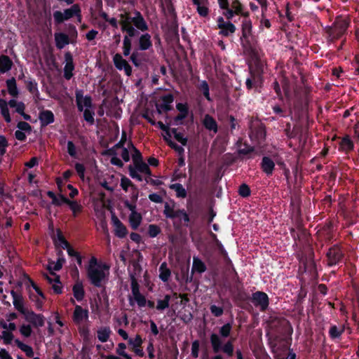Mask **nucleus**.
Wrapping results in <instances>:
<instances>
[{"instance_id":"f257e3e1","label":"nucleus","mask_w":359,"mask_h":359,"mask_svg":"<svg viewBox=\"0 0 359 359\" xmlns=\"http://www.w3.org/2000/svg\"><path fill=\"white\" fill-rule=\"evenodd\" d=\"M134 17H131L128 13H121L119 24L123 32H126L130 37H135L139 35L141 32H146L149 29V26L145 21L142 13L138 11H134Z\"/></svg>"},{"instance_id":"f03ea898","label":"nucleus","mask_w":359,"mask_h":359,"mask_svg":"<svg viewBox=\"0 0 359 359\" xmlns=\"http://www.w3.org/2000/svg\"><path fill=\"white\" fill-rule=\"evenodd\" d=\"M238 15H241L242 18L241 20V36H240V41L241 46L250 50H255L257 37L252 34V22L250 18V13L245 11L244 8L241 11V13H238Z\"/></svg>"},{"instance_id":"7ed1b4c3","label":"nucleus","mask_w":359,"mask_h":359,"mask_svg":"<svg viewBox=\"0 0 359 359\" xmlns=\"http://www.w3.org/2000/svg\"><path fill=\"white\" fill-rule=\"evenodd\" d=\"M210 341L212 351L216 353L211 359H224L222 355L218 354L220 351L226 354L228 358L233 355L234 346L231 340H229L223 344L220 337L215 333H212L210 334Z\"/></svg>"},{"instance_id":"20e7f679","label":"nucleus","mask_w":359,"mask_h":359,"mask_svg":"<svg viewBox=\"0 0 359 359\" xmlns=\"http://www.w3.org/2000/svg\"><path fill=\"white\" fill-rule=\"evenodd\" d=\"M350 21L342 18H337L331 26H327L325 29L327 34V40L330 43H334L340 39L347 32Z\"/></svg>"},{"instance_id":"39448f33","label":"nucleus","mask_w":359,"mask_h":359,"mask_svg":"<svg viewBox=\"0 0 359 359\" xmlns=\"http://www.w3.org/2000/svg\"><path fill=\"white\" fill-rule=\"evenodd\" d=\"M76 102L78 110L79 111H83V118L86 121L90 124H93L95 122L94 112L88 108L92 107V98L89 95L83 97V90L81 89H76L75 91Z\"/></svg>"},{"instance_id":"423d86ee","label":"nucleus","mask_w":359,"mask_h":359,"mask_svg":"<svg viewBox=\"0 0 359 359\" xmlns=\"http://www.w3.org/2000/svg\"><path fill=\"white\" fill-rule=\"evenodd\" d=\"M87 277L91 285L96 287H103L108 280L109 272L103 267H97L86 271Z\"/></svg>"},{"instance_id":"0eeeda50","label":"nucleus","mask_w":359,"mask_h":359,"mask_svg":"<svg viewBox=\"0 0 359 359\" xmlns=\"http://www.w3.org/2000/svg\"><path fill=\"white\" fill-rule=\"evenodd\" d=\"M81 13V10L79 4H74L69 8L65 9L64 13H62L60 11H56L53 13L55 23L56 25H60L64 21L68 20L74 16L80 18Z\"/></svg>"},{"instance_id":"6e6552de","label":"nucleus","mask_w":359,"mask_h":359,"mask_svg":"<svg viewBox=\"0 0 359 359\" xmlns=\"http://www.w3.org/2000/svg\"><path fill=\"white\" fill-rule=\"evenodd\" d=\"M256 47L255 50H253L252 52L247 50L245 46H242L244 55L250 57L252 60H254V67H252V70L260 74H264V64L262 62L261 57V48L259 45L257 39L256 40Z\"/></svg>"},{"instance_id":"1a4fd4ad","label":"nucleus","mask_w":359,"mask_h":359,"mask_svg":"<svg viewBox=\"0 0 359 359\" xmlns=\"http://www.w3.org/2000/svg\"><path fill=\"white\" fill-rule=\"evenodd\" d=\"M344 257V253L341 247L338 244L332 245L326 253L327 266L331 267L339 264L342 262Z\"/></svg>"},{"instance_id":"9d476101","label":"nucleus","mask_w":359,"mask_h":359,"mask_svg":"<svg viewBox=\"0 0 359 359\" xmlns=\"http://www.w3.org/2000/svg\"><path fill=\"white\" fill-rule=\"evenodd\" d=\"M134 168L137 172H140V173L144 174L147 176L144 177V180L146 183L149 184L153 186H160L163 184V182L158 180L151 179L152 172L148 164H147L144 161L138 162L134 164Z\"/></svg>"},{"instance_id":"9b49d317","label":"nucleus","mask_w":359,"mask_h":359,"mask_svg":"<svg viewBox=\"0 0 359 359\" xmlns=\"http://www.w3.org/2000/svg\"><path fill=\"white\" fill-rule=\"evenodd\" d=\"M250 301L253 305L259 308L261 311H265L269 305V298L266 293L257 291L252 294Z\"/></svg>"},{"instance_id":"f8f14e48","label":"nucleus","mask_w":359,"mask_h":359,"mask_svg":"<svg viewBox=\"0 0 359 359\" xmlns=\"http://www.w3.org/2000/svg\"><path fill=\"white\" fill-rule=\"evenodd\" d=\"M25 319L35 327H43L45 324V317L43 315L36 313L33 311H29L25 316Z\"/></svg>"},{"instance_id":"ddd939ff","label":"nucleus","mask_w":359,"mask_h":359,"mask_svg":"<svg viewBox=\"0 0 359 359\" xmlns=\"http://www.w3.org/2000/svg\"><path fill=\"white\" fill-rule=\"evenodd\" d=\"M113 61L114 66L118 70H124L125 74L130 76L132 74V67L128 62L123 58L122 55L119 53H116L114 57Z\"/></svg>"},{"instance_id":"4468645a","label":"nucleus","mask_w":359,"mask_h":359,"mask_svg":"<svg viewBox=\"0 0 359 359\" xmlns=\"http://www.w3.org/2000/svg\"><path fill=\"white\" fill-rule=\"evenodd\" d=\"M65 60L64 77L67 80H70L73 76V71L74 70L75 66L72 54L69 51L65 53Z\"/></svg>"},{"instance_id":"2eb2a0df","label":"nucleus","mask_w":359,"mask_h":359,"mask_svg":"<svg viewBox=\"0 0 359 359\" xmlns=\"http://www.w3.org/2000/svg\"><path fill=\"white\" fill-rule=\"evenodd\" d=\"M161 103L156 104V105L157 111L159 114L161 113V110H163L165 112H167L172 109L170 104L173 102L174 97L171 93H168L161 96Z\"/></svg>"},{"instance_id":"dca6fc26","label":"nucleus","mask_w":359,"mask_h":359,"mask_svg":"<svg viewBox=\"0 0 359 359\" xmlns=\"http://www.w3.org/2000/svg\"><path fill=\"white\" fill-rule=\"evenodd\" d=\"M11 294L13 297V304L15 309L25 316L29 310L25 308L22 296L18 294L13 290L11 291Z\"/></svg>"},{"instance_id":"f3484780","label":"nucleus","mask_w":359,"mask_h":359,"mask_svg":"<svg viewBox=\"0 0 359 359\" xmlns=\"http://www.w3.org/2000/svg\"><path fill=\"white\" fill-rule=\"evenodd\" d=\"M314 257L315 254L313 248L309 247L302 254L300 261L305 266V268H313L316 266Z\"/></svg>"},{"instance_id":"a211bd4d","label":"nucleus","mask_w":359,"mask_h":359,"mask_svg":"<svg viewBox=\"0 0 359 359\" xmlns=\"http://www.w3.org/2000/svg\"><path fill=\"white\" fill-rule=\"evenodd\" d=\"M88 318V311L83 309L82 306L76 305L73 313L72 319L76 325H80L84 320Z\"/></svg>"},{"instance_id":"6ab92c4d","label":"nucleus","mask_w":359,"mask_h":359,"mask_svg":"<svg viewBox=\"0 0 359 359\" xmlns=\"http://www.w3.org/2000/svg\"><path fill=\"white\" fill-rule=\"evenodd\" d=\"M261 169L267 175L271 176L275 169V163L269 156H264L260 164Z\"/></svg>"},{"instance_id":"aec40b11","label":"nucleus","mask_w":359,"mask_h":359,"mask_svg":"<svg viewBox=\"0 0 359 359\" xmlns=\"http://www.w3.org/2000/svg\"><path fill=\"white\" fill-rule=\"evenodd\" d=\"M112 221L115 226V235L119 238H123L128 234V230L126 226L116 217H112Z\"/></svg>"},{"instance_id":"412c9836","label":"nucleus","mask_w":359,"mask_h":359,"mask_svg":"<svg viewBox=\"0 0 359 359\" xmlns=\"http://www.w3.org/2000/svg\"><path fill=\"white\" fill-rule=\"evenodd\" d=\"M152 47L151 36L149 33L142 34L138 39L139 50H147Z\"/></svg>"},{"instance_id":"4be33fe9","label":"nucleus","mask_w":359,"mask_h":359,"mask_svg":"<svg viewBox=\"0 0 359 359\" xmlns=\"http://www.w3.org/2000/svg\"><path fill=\"white\" fill-rule=\"evenodd\" d=\"M65 204H67L72 212L74 217H76L83 211V206L74 200H70L67 197H62Z\"/></svg>"},{"instance_id":"5701e85b","label":"nucleus","mask_w":359,"mask_h":359,"mask_svg":"<svg viewBox=\"0 0 359 359\" xmlns=\"http://www.w3.org/2000/svg\"><path fill=\"white\" fill-rule=\"evenodd\" d=\"M203 125L205 129L212 131L214 133L218 132V124L216 120L210 114H205L203 119Z\"/></svg>"},{"instance_id":"b1692460","label":"nucleus","mask_w":359,"mask_h":359,"mask_svg":"<svg viewBox=\"0 0 359 359\" xmlns=\"http://www.w3.org/2000/svg\"><path fill=\"white\" fill-rule=\"evenodd\" d=\"M39 121L41 126H46L55 121V116L52 111L43 110L39 113Z\"/></svg>"},{"instance_id":"393cba45","label":"nucleus","mask_w":359,"mask_h":359,"mask_svg":"<svg viewBox=\"0 0 359 359\" xmlns=\"http://www.w3.org/2000/svg\"><path fill=\"white\" fill-rule=\"evenodd\" d=\"M353 149L354 143L350 136L348 135L344 136L339 142V150L344 151L345 154H348L353 150Z\"/></svg>"},{"instance_id":"a878e982","label":"nucleus","mask_w":359,"mask_h":359,"mask_svg":"<svg viewBox=\"0 0 359 359\" xmlns=\"http://www.w3.org/2000/svg\"><path fill=\"white\" fill-rule=\"evenodd\" d=\"M250 297L245 291L240 290L233 296V300L238 306L245 309L244 304L250 300Z\"/></svg>"},{"instance_id":"bb28decb","label":"nucleus","mask_w":359,"mask_h":359,"mask_svg":"<svg viewBox=\"0 0 359 359\" xmlns=\"http://www.w3.org/2000/svg\"><path fill=\"white\" fill-rule=\"evenodd\" d=\"M345 331L344 325H341L340 327L337 326L336 325H331L328 334L330 338L332 341H337L341 339V335Z\"/></svg>"},{"instance_id":"cd10ccee","label":"nucleus","mask_w":359,"mask_h":359,"mask_svg":"<svg viewBox=\"0 0 359 359\" xmlns=\"http://www.w3.org/2000/svg\"><path fill=\"white\" fill-rule=\"evenodd\" d=\"M193 4L196 6L198 13L201 17H207L209 14V8L207 6L208 0H191Z\"/></svg>"},{"instance_id":"c85d7f7f","label":"nucleus","mask_w":359,"mask_h":359,"mask_svg":"<svg viewBox=\"0 0 359 359\" xmlns=\"http://www.w3.org/2000/svg\"><path fill=\"white\" fill-rule=\"evenodd\" d=\"M55 46L58 49H62L65 46L70 43L67 34L62 32H56L54 34Z\"/></svg>"},{"instance_id":"c756f323","label":"nucleus","mask_w":359,"mask_h":359,"mask_svg":"<svg viewBox=\"0 0 359 359\" xmlns=\"http://www.w3.org/2000/svg\"><path fill=\"white\" fill-rule=\"evenodd\" d=\"M207 270L205 264L198 257H193V264L191 267V273H198L201 274Z\"/></svg>"},{"instance_id":"7c9ffc66","label":"nucleus","mask_w":359,"mask_h":359,"mask_svg":"<svg viewBox=\"0 0 359 359\" xmlns=\"http://www.w3.org/2000/svg\"><path fill=\"white\" fill-rule=\"evenodd\" d=\"M13 65V61L8 55H0V72L1 74H4L11 70Z\"/></svg>"},{"instance_id":"2f4dec72","label":"nucleus","mask_w":359,"mask_h":359,"mask_svg":"<svg viewBox=\"0 0 359 359\" xmlns=\"http://www.w3.org/2000/svg\"><path fill=\"white\" fill-rule=\"evenodd\" d=\"M236 31V26L231 21H226V23L219 28V35L228 37L229 36L233 34Z\"/></svg>"},{"instance_id":"473e14b6","label":"nucleus","mask_w":359,"mask_h":359,"mask_svg":"<svg viewBox=\"0 0 359 359\" xmlns=\"http://www.w3.org/2000/svg\"><path fill=\"white\" fill-rule=\"evenodd\" d=\"M72 291L74 297L77 301L81 302L85 296V290L81 282L79 280L76 281V283L73 286Z\"/></svg>"},{"instance_id":"72a5a7b5","label":"nucleus","mask_w":359,"mask_h":359,"mask_svg":"<svg viewBox=\"0 0 359 359\" xmlns=\"http://www.w3.org/2000/svg\"><path fill=\"white\" fill-rule=\"evenodd\" d=\"M251 138H255L259 144H262L266 139V132L264 127L259 126L252 131Z\"/></svg>"},{"instance_id":"f704fd0d","label":"nucleus","mask_w":359,"mask_h":359,"mask_svg":"<svg viewBox=\"0 0 359 359\" xmlns=\"http://www.w3.org/2000/svg\"><path fill=\"white\" fill-rule=\"evenodd\" d=\"M65 261L66 260L63 257H60L57 259L56 263H54L53 262H50L47 266V269L49 271L51 275H55V273L53 271H60Z\"/></svg>"},{"instance_id":"c9c22d12","label":"nucleus","mask_w":359,"mask_h":359,"mask_svg":"<svg viewBox=\"0 0 359 359\" xmlns=\"http://www.w3.org/2000/svg\"><path fill=\"white\" fill-rule=\"evenodd\" d=\"M142 217L139 212H131L129 216V222L131 228L136 230L140 225Z\"/></svg>"},{"instance_id":"e433bc0d","label":"nucleus","mask_w":359,"mask_h":359,"mask_svg":"<svg viewBox=\"0 0 359 359\" xmlns=\"http://www.w3.org/2000/svg\"><path fill=\"white\" fill-rule=\"evenodd\" d=\"M250 69V79H252V81L255 83L256 90L258 88H260L263 83V74L254 72L252 70V65L249 66Z\"/></svg>"},{"instance_id":"4c0bfd02","label":"nucleus","mask_w":359,"mask_h":359,"mask_svg":"<svg viewBox=\"0 0 359 359\" xmlns=\"http://www.w3.org/2000/svg\"><path fill=\"white\" fill-rule=\"evenodd\" d=\"M169 188L176 192L177 198H185L187 196L186 189L180 183L171 184Z\"/></svg>"},{"instance_id":"58836bf2","label":"nucleus","mask_w":359,"mask_h":359,"mask_svg":"<svg viewBox=\"0 0 359 359\" xmlns=\"http://www.w3.org/2000/svg\"><path fill=\"white\" fill-rule=\"evenodd\" d=\"M159 272H160L159 278L163 282H167L170 278V276L171 275V271H170V269H168L166 262H163L161 264V266L159 267Z\"/></svg>"},{"instance_id":"ea45409f","label":"nucleus","mask_w":359,"mask_h":359,"mask_svg":"<svg viewBox=\"0 0 359 359\" xmlns=\"http://www.w3.org/2000/svg\"><path fill=\"white\" fill-rule=\"evenodd\" d=\"M1 114L6 123L11 122V117L9 113L7 102L5 100H0Z\"/></svg>"},{"instance_id":"a19ab883","label":"nucleus","mask_w":359,"mask_h":359,"mask_svg":"<svg viewBox=\"0 0 359 359\" xmlns=\"http://www.w3.org/2000/svg\"><path fill=\"white\" fill-rule=\"evenodd\" d=\"M111 332L109 327H102L97 332V338L101 342H107L109 338Z\"/></svg>"},{"instance_id":"79ce46f5","label":"nucleus","mask_w":359,"mask_h":359,"mask_svg":"<svg viewBox=\"0 0 359 359\" xmlns=\"http://www.w3.org/2000/svg\"><path fill=\"white\" fill-rule=\"evenodd\" d=\"M6 86L8 88V93L13 97H17L19 94L18 89L17 88L16 81L15 78H11L6 81Z\"/></svg>"},{"instance_id":"37998d69","label":"nucleus","mask_w":359,"mask_h":359,"mask_svg":"<svg viewBox=\"0 0 359 359\" xmlns=\"http://www.w3.org/2000/svg\"><path fill=\"white\" fill-rule=\"evenodd\" d=\"M47 196L52 199V204L55 206H61L64 203L62 197H66L65 195L60 194L58 196L52 191H47Z\"/></svg>"},{"instance_id":"c03bdc74","label":"nucleus","mask_w":359,"mask_h":359,"mask_svg":"<svg viewBox=\"0 0 359 359\" xmlns=\"http://www.w3.org/2000/svg\"><path fill=\"white\" fill-rule=\"evenodd\" d=\"M47 196L52 199V204L55 206H61L64 203L62 197H66L65 195L60 194L58 196L52 191H47Z\"/></svg>"},{"instance_id":"a18cd8bd","label":"nucleus","mask_w":359,"mask_h":359,"mask_svg":"<svg viewBox=\"0 0 359 359\" xmlns=\"http://www.w3.org/2000/svg\"><path fill=\"white\" fill-rule=\"evenodd\" d=\"M97 267H103L104 269H106L107 271H108L109 269L107 264L98 262L97 259L95 256H92L88 262V266H86V271Z\"/></svg>"},{"instance_id":"49530a36","label":"nucleus","mask_w":359,"mask_h":359,"mask_svg":"<svg viewBox=\"0 0 359 359\" xmlns=\"http://www.w3.org/2000/svg\"><path fill=\"white\" fill-rule=\"evenodd\" d=\"M163 214L166 218L175 219L178 217V209L175 210L172 207L166 203L164 206Z\"/></svg>"},{"instance_id":"de8ad7c7","label":"nucleus","mask_w":359,"mask_h":359,"mask_svg":"<svg viewBox=\"0 0 359 359\" xmlns=\"http://www.w3.org/2000/svg\"><path fill=\"white\" fill-rule=\"evenodd\" d=\"M290 123H287L286 126V128L285 129V135L290 138L292 139L297 137L299 133H302V128H297L296 126H294L293 129H290Z\"/></svg>"},{"instance_id":"09e8293b","label":"nucleus","mask_w":359,"mask_h":359,"mask_svg":"<svg viewBox=\"0 0 359 359\" xmlns=\"http://www.w3.org/2000/svg\"><path fill=\"white\" fill-rule=\"evenodd\" d=\"M170 301V295L165 294L163 299H158L157 301L156 309L158 311H163L169 307Z\"/></svg>"},{"instance_id":"8fccbe9b","label":"nucleus","mask_w":359,"mask_h":359,"mask_svg":"<svg viewBox=\"0 0 359 359\" xmlns=\"http://www.w3.org/2000/svg\"><path fill=\"white\" fill-rule=\"evenodd\" d=\"M26 87L27 90L35 95H38L39 94L38 87H37V83L34 79H29L28 81H25Z\"/></svg>"},{"instance_id":"3c124183","label":"nucleus","mask_w":359,"mask_h":359,"mask_svg":"<svg viewBox=\"0 0 359 359\" xmlns=\"http://www.w3.org/2000/svg\"><path fill=\"white\" fill-rule=\"evenodd\" d=\"M198 89L202 91L203 93V95H204V97H205V99L208 100V101H212V99L210 96V88H209V85L208 83V82L206 81H202L199 86H198Z\"/></svg>"},{"instance_id":"603ef678","label":"nucleus","mask_w":359,"mask_h":359,"mask_svg":"<svg viewBox=\"0 0 359 359\" xmlns=\"http://www.w3.org/2000/svg\"><path fill=\"white\" fill-rule=\"evenodd\" d=\"M164 140L167 142L168 145L172 149H174L179 156H182L184 154V149L182 146L178 145L175 142L172 141L170 139H167L166 137H164Z\"/></svg>"},{"instance_id":"864d4df0","label":"nucleus","mask_w":359,"mask_h":359,"mask_svg":"<svg viewBox=\"0 0 359 359\" xmlns=\"http://www.w3.org/2000/svg\"><path fill=\"white\" fill-rule=\"evenodd\" d=\"M138 50V49L133 50L130 57V60L137 67H140L142 64L141 60L140 59L142 53H140Z\"/></svg>"},{"instance_id":"5fc2aeb1","label":"nucleus","mask_w":359,"mask_h":359,"mask_svg":"<svg viewBox=\"0 0 359 359\" xmlns=\"http://www.w3.org/2000/svg\"><path fill=\"white\" fill-rule=\"evenodd\" d=\"M232 329V325L230 323H227L224 324L219 328V335L223 338H227L230 336L231 331Z\"/></svg>"},{"instance_id":"6e6d98bb","label":"nucleus","mask_w":359,"mask_h":359,"mask_svg":"<svg viewBox=\"0 0 359 359\" xmlns=\"http://www.w3.org/2000/svg\"><path fill=\"white\" fill-rule=\"evenodd\" d=\"M271 27V23L269 19L266 17V13H262L261 19L259 21V29L260 32H263L264 27L267 29H270Z\"/></svg>"},{"instance_id":"4d7b16f0","label":"nucleus","mask_w":359,"mask_h":359,"mask_svg":"<svg viewBox=\"0 0 359 359\" xmlns=\"http://www.w3.org/2000/svg\"><path fill=\"white\" fill-rule=\"evenodd\" d=\"M177 218L184 222V226H189V223L190 222V217L184 209H178Z\"/></svg>"},{"instance_id":"13d9d810","label":"nucleus","mask_w":359,"mask_h":359,"mask_svg":"<svg viewBox=\"0 0 359 359\" xmlns=\"http://www.w3.org/2000/svg\"><path fill=\"white\" fill-rule=\"evenodd\" d=\"M238 192V194L243 198H247L251 194L250 187L246 184H242L239 187Z\"/></svg>"},{"instance_id":"bf43d9fd","label":"nucleus","mask_w":359,"mask_h":359,"mask_svg":"<svg viewBox=\"0 0 359 359\" xmlns=\"http://www.w3.org/2000/svg\"><path fill=\"white\" fill-rule=\"evenodd\" d=\"M243 145L245 146L244 149L239 148L238 149V154L239 155H248L255 151V147L252 146L248 145L247 142H244Z\"/></svg>"},{"instance_id":"052dcab7","label":"nucleus","mask_w":359,"mask_h":359,"mask_svg":"<svg viewBox=\"0 0 359 359\" xmlns=\"http://www.w3.org/2000/svg\"><path fill=\"white\" fill-rule=\"evenodd\" d=\"M126 348V345L124 343H119L118 344V348H116L117 354L121 356H123L126 359H132L131 356L125 351Z\"/></svg>"},{"instance_id":"680f3d73","label":"nucleus","mask_w":359,"mask_h":359,"mask_svg":"<svg viewBox=\"0 0 359 359\" xmlns=\"http://www.w3.org/2000/svg\"><path fill=\"white\" fill-rule=\"evenodd\" d=\"M161 233L160 227L156 224H149L148 233L151 238L156 237Z\"/></svg>"},{"instance_id":"e2e57ef3","label":"nucleus","mask_w":359,"mask_h":359,"mask_svg":"<svg viewBox=\"0 0 359 359\" xmlns=\"http://www.w3.org/2000/svg\"><path fill=\"white\" fill-rule=\"evenodd\" d=\"M130 280H131V291L133 295L140 294V285L137 281V279L133 275L130 276Z\"/></svg>"},{"instance_id":"0e129e2a","label":"nucleus","mask_w":359,"mask_h":359,"mask_svg":"<svg viewBox=\"0 0 359 359\" xmlns=\"http://www.w3.org/2000/svg\"><path fill=\"white\" fill-rule=\"evenodd\" d=\"M67 153L69 155L76 158H77V153H76V149L74 143L72 141H68L67 144Z\"/></svg>"},{"instance_id":"69168bd1","label":"nucleus","mask_w":359,"mask_h":359,"mask_svg":"<svg viewBox=\"0 0 359 359\" xmlns=\"http://www.w3.org/2000/svg\"><path fill=\"white\" fill-rule=\"evenodd\" d=\"M8 146V142L4 135H0V155L4 156L6 153V148Z\"/></svg>"},{"instance_id":"338daca9","label":"nucleus","mask_w":359,"mask_h":359,"mask_svg":"<svg viewBox=\"0 0 359 359\" xmlns=\"http://www.w3.org/2000/svg\"><path fill=\"white\" fill-rule=\"evenodd\" d=\"M57 238L58 241L60 243L61 247L63 249H65L70 245L63 236V233L60 229L57 230Z\"/></svg>"},{"instance_id":"774afa93","label":"nucleus","mask_w":359,"mask_h":359,"mask_svg":"<svg viewBox=\"0 0 359 359\" xmlns=\"http://www.w3.org/2000/svg\"><path fill=\"white\" fill-rule=\"evenodd\" d=\"M20 334L25 337H29L32 335V330L29 325L23 324L20 327Z\"/></svg>"}]
</instances>
